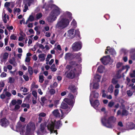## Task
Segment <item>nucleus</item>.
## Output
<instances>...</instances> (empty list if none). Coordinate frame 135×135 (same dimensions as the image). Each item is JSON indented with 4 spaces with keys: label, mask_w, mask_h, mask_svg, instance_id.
<instances>
[{
    "label": "nucleus",
    "mask_w": 135,
    "mask_h": 135,
    "mask_svg": "<svg viewBox=\"0 0 135 135\" xmlns=\"http://www.w3.org/2000/svg\"><path fill=\"white\" fill-rule=\"evenodd\" d=\"M133 91H133L131 90H128L127 91V93L128 96L131 97L132 96L133 94Z\"/></svg>",
    "instance_id": "obj_33"
},
{
    "label": "nucleus",
    "mask_w": 135,
    "mask_h": 135,
    "mask_svg": "<svg viewBox=\"0 0 135 135\" xmlns=\"http://www.w3.org/2000/svg\"><path fill=\"white\" fill-rule=\"evenodd\" d=\"M82 47V44L80 41H77L73 44L71 48L74 51H77L80 50Z\"/></svg>",
    "instance_id": "obj_9"
},
{
    "label": "nucleus",
    "mask_w": 135,
    "mask_h": 135,
    "mask_svg": "<svg viewBox=\"0 0 135 135\" xmlns=\"http://www.w3.org/2000/svg\"><path fill=\"white\" fill-rule=\"evenodd\" d=\"M72 14L68 11L64 12L58 19L55 25V28L62 29L67 27L72 19Z\"/></svg>",
    "instance_id": "obj_2"
},
{
    "label": "nucleus",
    "mask_w": 135,
    "mask_h": 135,
    "mask_svg": "<svg viewBox=\"0 0 135 135\" xmlns=\"http://www.w3.org/2000/svg\"><path fill=\"white\" fill-rule=\"evenodd\" d=\"M76 22L74 19H73L71 22V25L74 26L76 27Z\"/></svg>",
    "instance_id": "obj_49"
},
{
    "label": "nucleus",
    "mask_w": 135,
    "mask_h": 135,
    "mask_svg": "<svg viewBox=\"0 0 135 135\" xmlns=\"http://www.w3.org/2000/svg\"><path fill=\"white\" fill-rule=\"evenodd\" d=\"M64 37H66L67 36L69 38H73L75 37V36L74 29L69 30L68 31L67 33H65L64 34Z\"/></svg>",
    "instance_id": "obj_15"
},
{
    "label": "nucleus",
    "mask_w": 135,
    "mask_h": 135,
    "mask_svg": "<svg viewBox=\"0 0 135 135\" xmlns=\"http://www.w3.org/2000/svg\"><path fill=\"white\" fill-rule=\"evenodd\" d=\"M119 90L118 89H115L114 91V95L115 96H117L118 94Z\"/></svg>",
    "instance_id": "obj_51"
},
{
    "label": "nucleus",
    "mask_w": 135,
    "mask_h": 135,
    "mask_svg": "<svg viewBox=\"0 0 135 135\" xmlns=\"http://www.w3.org/2000/svg\"><path fill=\"white\" fill-rule=\"evenodd\" d=\"M34 2V0H26V4L29 6H30L31 4H33Z\"/></svg>",
    "instance_id": "obj_30"
},
{
    "label": "nucleus",
    "mask_w": 135,
    "mask_h": 135,
    "mask_svg": "<svg viewBox=\"0 0 135 135\" xmlns=\"http://www.w3.org/2000/svg\"><path fill=\"white\" fill-rule=\"evenodd\" d=\"M38 87V85L36 84L34 82H33L31 84V90H32L34 88H37Z\"/></svg>",
    "instance_id": "obj_26"
},
{
    "label": "nucleus",
    "mask_w": 135,
    "mask_h": 135,
    "mask_svg": "<svg viewBox=\"0 0 135 135\" xmlns=\"http://www.w3.org/2000/svg\"><path fill=\"white\" fill-rule=\"evenodd\" d=\"M128 52V51L127 49L124 48H122L120 50V52L121 53H124L125 54H127Z\"/></svg>",
    "instance_id": "obj_29"
},
{
    "label": "nucleus",
    "mask_w": 135,
    "mask_h": 135,
    "mask_svg": "<svg viewBox=\"0 0 135 135\" xmlns=\"http://www.w3.org/2000/svg\"><path fill=\"white\" fill-rule=\"evenodd\" d=\"M90 87L91 90L92 87L93 89H98L99 87V82H96L94 80H90Z\"/></svg>",
    "instance_id": "obj_14"
},
{
    "label": "nucleus",
    "mask_w": 135,
    "mask_h": 135,
    "mask_svg": "<svg viewBox=\"0 0 135 135\" xmlns=\"http://www.w3.org/2000/svg\"><path fill=\"white\" fill-rule=\"evenodd\" d=\"M61 108L64 109L62 111L64 114L66 115L71 110V107H69L65 103L62 102L61 105Z\"/></svg>",
    "instance_id": "obj_12"
},
{
    "label": "nucleus",
    "mask_w": 135,
    "mask_h": 135,
    "mask_svg": "<svg viewBox=\"0 0 135 135\" xmlns=\"http://www.w3.org/2000/svg\"><path fill=\"white\" fill-rule=\"evenodd\" d=\"M8 56V54L7 52H5L3 54H1V57H3V59H7Z\"/></svg>",
    "instance_id": "obj_27"
},
{
    "label": "nucleus",
    "mask_w": 135,
    "mask_h": 135,
    "mask_svg": "<svg viewBox=\"0 0 135 135\" xmlns=\"http://www.w3.org/2000/svg\"><path fill=\"white\" fill-rule=\"evenodd\" d=\"M116 119L114 117L109 118L105 116L103 118L101 119L102 124L104 126L108 128H112L113 126L112 124L116 121Z\"/></svg>",
    "instance_id": "obj_6"
},
{
    "label": "nucleus",
    "mask_w": 135,
    "mask_h": 135,
    "mask_svg": "<svg viewBox=\"0 0 135 135\" xmlns=\"http://www.w3.org/2000/svg\"><path fill=\"white\" fill-rule=\"evenodd\" d=\"M130 58L132 59L135 60V53L130 54Z\"/></svg>",
    "instance_id": "obj_47"
},
{
    "label": "nucleus",
    "mask_w": 135,
    "mask_h": 135,
    "mask_svg": "<svg viewBox=\"0 0 135 135\" xmlns=\"http://www.w3.org/2000/svg\"><path fill=\"white\" fill-rule=\"evenodd\" d=\"M41 100L42 105H44L45 103V101L46 100V99L45 97H44L41 98Z\"/></svg>",
    "instance_id": "obj_37"
},
{
    "label": "nucleus",
    "mask_w": 135,
    "mask_h": 135,
    "mask_svg": "<svg viewBox=\"0 0 135 135\" xmlns=\"http://www.w3.org/2000/svg\"><path fill=\"white\" fill-rule=\"evenodd\" d=\"M46 125L45 123H41L40 126L39 128L37 130L36 133L37 135H44L48 133L46 129Z\"/></svg>",
    "instance_id": "obj_7"
},
{
    "label": "nucleus",
    "mask_w": 135,
    "mask_h": 135,
    "mask_svg": "<svg viewBox=\"0 0 135 135\" xmlns=\"http://www.w3.org/2000/svg\"><path fill=\"white\" fill-rule=\"evenodd\" d=\"M114 104V102H113L112 101L110 102L108 104V106L110 107H111Z\"/></svg>",
    "instance_id": "obj_55"
},
{
    "label": "nucleus",
    "mask_w": 135,
    "mask_h": 135,
    "mask_svg": "<svg viewBox=\"0 0 135 135\" xmlns=\"http://www.w3.org/2000/svg\"><path fill=\"white\" fill-rule=\"evenodd\" d=\"M99 96V94L95 91L91 92L90 94V99L93 100V98H97Z\"/></svg>",
    "instance_id": "obj_18"
},
{
    "label": "nucleus",
    "mask_w": 135,
    "mask_h": 135,
    "mask_svg": "<svg viewBox=\"0 0 135 135\" xmlns=\"http://www.w3.org/2000/svg\"><path fill=\"white\" fill-rule=\"evenodd\" d=\"M32 94L36 98L37 97V93L36 91L35 90L33 91L32 92Z\"/></svg>",
    "instance_id": "obj_52"
},
{
    "label": "nucleus",
    "mask_w": 135,
    "mask_h": 135,
    "mask_svg": "<svg viewBox=\"0 0 135 135\" xmlns=\"http://www.w3.org/2000/svg\"><path fill=\"white\" fill-rule=\"evenodd\" d=\"M16 36L13 35H12L10 37L11 39L13 40H15L16 39Z\"/></svg>",
    "instance_id": "obj_60"
},
{
    "label": "nucleus",
    "mask_w": 135,
    "mask_h": 135,
    "mask_svg": "<svg viewBox=\"0 0 135 135\" xmlns=\"http://www.w3.org/2000/svg\"><path fill=\"white\" fill-rule=\"evenodd\" d=\"M34 17L33 16L30 15L28 18V20L27 21L26 23H27L28 20H30L31 21H32L34 20Z\"/></svg>",
    "instance_id": "obj_40"
},
{
    "label": "nucleus",
    "mask_w": 135,
    "mask_h": 135,
    "mask_svg": "<svg viewBox=\"0 0 135 135\" xmlns=\"http://www.w3.org/2000/svg\"><path fill=\"white\" fill-rule=\"evenodd\" d=\"M117 68L118 69L121 68V69L117 71V74H119L122 71L126 69V73L128 71L130 67L128 65L124 66L123 65V63L122 62H118L116 65Z\"/></svg>",
    "instance_id": "obj_8"
},
{
    "label": "nucleus",
    "mask_w": 135,
    "mask_h": 135,
    "mask_svg": "<svg viewBox=\"0 0 135 135\" xmlns=\"http://www.w3.org/2000/svg\"><path fill=\"white\" fill-rule=\"evenodd\" d=\"M135 127V125L133 123L131 122L129 124V128L131 129H133Z\"/></svg>",
    "instance_id": "obj_41"
},
{
    "label": "nucleus",
    "mask_w": 135,
    "mask_h": 135,
    "mask_svg": "<svg viewBox=\"0 0 135 135\" xmlns=\"http://www.w3.org/2000/svg\"><path fill=\"white\" fill-rule=\"evenodd\" d=\"M23 78L25 79V81H27L28 80L29 78L26 75H24L23 76Z\"/></svg>",
    "instance_id": "obj_59"
},
{
    "label": "nucleus",
    "mask_w": 135,
    "mask_h": 135,
    "mask_svg": "<svg viewBox=\"0 0 135 135\" xmlns=\"http://www.w3.org/2000/svg\"><path fill=\"white\" fill-rule=\"evenodd\" d=\"M128 114V112L126 110H123L122 113L121 114L122 115H127Z\"/></svg>",
    "instance_id": "obj_44"
},
{
    "label": "nucleus",
    "mask_w": 135,
    "mask_h": 135,
    "mask_svg": "<svg viewBox=\"0 0 135 135\" xmlns=\"http://www.w3.org/2000/svg\"><path fill=\"white\" fill-rule=\"evenodd\" d=\"M51 69L52 71H55L57 70V69L55 68V65L53 64L51 67Z\"/></svg>",
    "instance_id": "obj_43"
},
{
    "label": "nucleus",
    "mask_w": 135,
    "mask_h": 135,
    "mask_svg": "<svg viewBox=\"0 0 135 135\" xmlns=\"http://www.w3.org/2000/svg\"><path fill=\"white\" fill-rule=\"evenodd\" d=\"M16 103L17 101L15 100H13L11 101V104L13 105H15L16 104Z\"/></svg>",
    "instance_id": "obj_63"
},
{
    "label": "nucleus",
    "mask_w": 135,
    "mask_h": 135,
    "mask_svg": "<svg viewBox=\"0 0 135 135\" xmlns=\"http://www.w3.org/2000/svg\"><path fill=\"white\" fill-rule=\"evenodd\" d=\"M49 92L51 95H52L55 93V91L54 89H51L49 90Z\"/></svg>",
    "instance_id": "obj_42"
},
{
    "label": "nucleus",
    "mask_w": 135,
    "mask_h": 135,
    "mask_svg": "<svg viewBox=\"0 0 135 135\" xmlns=\"http://www.w3.org/2000/svg\"><path fill=\"white\" fill-rule=\"evenodd\" d=\"M28 71L30 75H32L33 74V71L32 68L30 67H29L28 69Z\"/></svg>",
    "instance_id": "obj_50"
},
{
    "label": "nucleus",
    "mask_w": 135,
    "mask_h": 135,
    "mask_svg": "<svg viewBox=\"0 0 135 135\" xmlns=\"http://www.w3.org/2000/svg\"><path fill=\"white\" fill-rule=\"evenodd\" d=\"M7 74L4 72H2L1 75V77L2 78L5 77L6 76Z\"/></svg>",
    "instance_id": "obj_62"
},
{
    "label": "nucleus",
    "mask_w": 135,
    "mask_h": 135,
    "mask_svg": "<svg viewBox=\"0 0 135 135\" xmlns=\"http://www.w3.org/2000/svg\"><path fill=\"white\" fill-rule=\"evenodd\" d=\"M100 60L104 65H107L112 62V60L109 55L104 56L100 59Z\"/></svg>",
    "instance_id": "obj_13"
},
{
    "label": "nucleus",
    "mask_w": 135,
    "mask_h": 135,
    "mask_svg": "<svg viewBox=\"0 0 135 135\" xmlns=\"http://www.w3.org/2000/svg\"><path fill=\"white\" fill-rule=\"evenodd\" d=\"M101 78V76L97 74H96L94 75V78L91 79V80L95 81L96 82H99Z\"/></svg>",
    "instance_id": "obj_20"
},
{
    "label": "nucleus",
    "mask_w": 135,
    "mask_h": 135,
    "mask_svg": "<svg viewBox=\"0 0 135 135\" xmlns=\"http://www.w3.org/2000/svg\"><path fill=\"white\" fill-rule=\"evenodd\" d=\"M64 101L66 102L69 105L73 106L74 102V97L72 94L70 93L68 95V98L64 99Z\"/></svg>",
    "instance_id": "obj_10"
},
{
    "label": "nucleus",
    "mask_w": 135,
    "mask_h": 135,
    "mask_svg": "<svg viewBox=\"0 0 135 135\" xmlns=\"http://www.w3.org/2000/svg\"><path fill=\"white\" fill-rule=\"evenodd\" d=\"M114 87L112 85H110L108 89V91L110 93H112L113 91Z\"/></svg>",
    "instance_id": "obj_28"
},
{
    "label": "nucleus",
    "mask_w": 135,
    "mask_h": 135,
    "mask_svg": "<svg viewBox=\"0 0 135 135\" xmlns=\"http://www.w3.org/2000/svg\"><path fill=\"white\" fill-rule=\"evenodd\" d=\"M5 95L8 97H9L11 95V93L8 91H6L5 93Z\"/></svg>",
    "instance_id": "obj_61"
},
{
    "label": "nucleus",
    "mask_w": 135,
    "mask_h": 135,
    "mask_svg": "<svg viewBox=\"0 0 135 135\" xmlns=\"http://www.w3.org/2000/svg\"><path fill=\"white\" fill-rule=\"evenodd\" d=\"M70 65H67L66 68L68 70L66 76L69 78L72 79L74 78L76 74H78V70L75 67L77 65L76 62L74 61L69 62Z\"/></svg>",
    "instance_id": "obj_4"
},
{
    "label": "nucleus",
    "mask_w": 135,
    "mask_h": 135,
    "mask_svg": "<svg viewBox=\"0 0 135 135\" xmlns=\"http://www.w3.org/2000/svg\"><path fill=\"white\" fill-rule=\"evenodd\" d=\"M105 70L104 67L102 65H100L99 66L97 69L98 71L100 73H102Z\"/></svg>",
    "instance_id": "obj_23"
},
{
    "label": "nucleus",
    "mask_w": 135,
    "mask_h": 135,
    "mask_svg": "<svg viewBox=\"0 0 135 135\" xmlns=\"http://www.w3.org/2000/svg\"><path fill=\"white\" fill-rule=\"evenodd\" d=\"M106 50L108 51L109 53L112 55H115L116 54V53L113 49L110 48L109 47H107Z\"/></svg>",
    "instance_id": "obj_22"
},
{
    "label": "nucleus",
    "mask_w": 135,
    "mask_h": 135,
    "mask_svg": "<svg viewBox=\"0 0 135 135\" xmlns=\"http://www.w3.org/2000/svg\"><path fill=\"white\" fill-rule=\"evenodd\" d=\"M61 12L62 10L60 8L55 5H52V10L47 18L48 22L52 23L55 21Z\"/></svg>",
    "instance_id": "obj_3"
},
{
    "label": "nucleus",
    "mask_w": 135,
    "mask_h": 135,
    "mask_svg": "<svg viewBox=\"0 0 135 135\" xmlns=\"http://www.w3.org/2000/svg\"><path fill=\"white\" fill-rule=\"evenodd\" d=\"M93 100L90 99V101L91 104L95 109H96L100 104L99 101L98 100H95L94 102H93Z\"/></svg>",
    "instance_id": "obj_16"
},
{
    "label": "nucleus",
    "mask_w": 135,
    "mask_h": 135,
    "mask_svg": "<svg viewBox=\"0 0 135 135\" xmlns=\"http://www.w3.org/2000/svg\"><path fill=\"white\" fill-rule=\"evenodd\" d=\"M46 115V114L44 112H41L40 113L38 114L39 117H45Z\"/></svg>",
    "instance_id": "obj_46"
},
{
    "label": "nucleus",
    "mask_w": 135,
    "mask_h": 135,
    "mask_svg": "<svg viewBox=\"0 0 135 135\" xmlns=\"http://www.w3.org/2000/svg\"><path fill=\"white\" fill-rule=\"evenodd\" d=\"M38 56L39 61L41 62H43L45 59L46 55L44 54H41L38 55Z\"/></svg>",
    "instance_id": "obj_21"
},
{
    "label": "nucleus",
    "mask_w": 135,
    "mask_h": 135,
    "mask_svg": "<svg viewBox=\"0 0 135 135\" xmlns=\"http://www.w3.org/2000/svg\"><path fill=\"white\" fill-rule=\"evenodd\" d=\"M20 90L21 91H23V93H26L28 91V89L27 88L23 87L21 88Z\"/></svg>",
    "instance_id": "obj_39"
},
{
    "label": "nucleus",
    "mask_w": 135,
    "mask_h": 135,
    "mask_svg": "<svg viewBox=\"0 0 135 135\" xmlns=\"http://www.w3.org/2000/svg\"><path fill=\"white\" fill-rule=\"evenodd\" d=\"M73 55L74 58H76V59H79L81 55V54L80 52H78V53L74 54Z\"/></svg>",
    "instance_id": "obj_31"
},
{
    "label": "nucleus",
    "mask_w": 135,
    "mask_h": 135,
    "mask_svg": "<svg viewBox=\"0 0 135 135\" xmlns=\"http://www.w3.org/2000/svg\"><path fill=\"white\" fill-rule=\"evenodd\" d=\"M25 125L18 122L16 126V131L19 132L21 135H34V132L36 129L34 123H30L27 125L25 129Z\"/></svg>",
    "instance_id": "obj_1"
},
{
    "label": "nucleus",
    "mask_w": 135,
    "mask_h": 135,
    "mask_svg": "<svg viewBox=\"0 0 135 135\" xmlns=\"http://www.w3.org/2000/svg\"><path fill=\"white\" fill-rule=\"evenodd\" d=\"M61 126L62 124L60 120L56 122L54 119L50 118L47 125V128L50 132L51 134L55 133L57 134V130H55V128L59 129Z\"/></svg>",
    "instance_id": "obj_5"
},
{
    "label": "nucleus",
    "mask_w": 135,
    "mask_h": 135,
    "mask_svg": "<svg viewBox=\"0 0 135 135\" xmlns=\"http://www.w3.org/2000/svg\"><path fill=\"white\" fill-rule=\"evenodd\" d=\"M65 58L66 61L71 60L74 58L73 55L70 53H67L66 54Z\"/></svg>",
    "instance_id": "obj_19"
},
{
    "label": "nucleus",
    "mask_w": 135,
    "mask_h": 135,
    "mask_svg": "<svg viewBox=\"0 0 135 135\" xmlns=\"http://www.w3.org/2000/svg\"><path fill=\"white\" fill-rule=\"evenodd\" d=\"M10 3L9 2H6L4 4V6L5 7H6V8H7L8 7H9L10 5Z\"/></svg>",
    "instance_id": "obj_58"
},
{
    "label": "nucleus",
    "mask_w": 135,
    "mask_h": 135,
    "mask_svg": "<svg viewBox=\"0 0 135 135\" xmlns=\"http://www.w3.org/2000/svg\"><path fill=\"white\" fill-rule=\"evenodd\" d=\"M4 85V84L3 81L0 82V92H1L2 89V88Z\"/></svg>",
    "instance_id": "obj_35"
},
{
    "label": "nucleus",
    "mask_w": 135,
    "mask_h": 135,
    "mask_svg": "<svg viewBox=\"0 0 135 135\" xmlns=\"http://www.w3.org/2000/svg\"><path fill=\"white\" fill-rule=\"evenodd\" d=\"M27 5V4H26L25 5L24 8L23 10V12H26L28 9V7Z\"/></svg>",
    "instance_id": "obj_53"
},
{
    "label": "nucleus",
    "mask_w": 135,
    "mask_h": 135,
    "mask_svg": "<svg viewBox=\"0 0 135 135\" xmlns=\"http://www.w3.org/2000/svg\"><path fill=\"white\" fill-rule=\"evenodd\" d=\"M61 114H60L59 111L58 109L54 110L52 112V113L56 117L59 118L61 119H62L65 116L64 114L63 111L61 110Z\"/></svg>",
    "instance_id": "obj_11"
},
{
    "label": "nucleus",
    "mask_w": 135,
    "mask_h": 135,
    "mask_svg": "<svg viewBox=\"0 0 135 135\" xmlns=\"http://www.w3.org/2000/svg\"><path fill=\"white\" fill-rule=\"evenodd\" d=\"M44 76L42 75H40L39 76V81L40 83H42L44 80Z\"/></svg>",
    "instance_id": "obj_32"
},
{
    "label": "nucleus",
    "mask_w": 135,
    "mask_h": 135,
    "mask_svg": "<svg viewBox=\"0 0 135 135\" xmlns=\"http://www.w3.org/2000/svg\"><path fill=\"white\" fill-rule=\"evenodd\" d=\"M57 83L56 82H55L53 84V86L51 85L50 86V87L51 88H55L57 87Z\"/></svg>",
    "instance_id": "obj_54"
},
{
    "label": "nucleus",
    "mask_w": 135,
    "mask_h": 135,
    "mask_svg": "<svg viewBox=\"0 0 135 135\" xmlns=\"http://www.w3.org/2000/svg\"><path fill=\"white\" fill-rule=\"evenodd\" d=\"M8 82L10 83H13L15 81L14 79L11 77H9L8 78Z\"/></svg>",
    "instance_id": "obj_38"
},
{
    "label": "nucleus",
    "mask_w": 135,
    "mask_h": 135,
    "mask_svg": "<svg viewBox=\"0 0 135 135\" xmlns=\"http://www.w3.org/2000/svg\"><path fill=\"white\" fill-rule=\"evenodd\" d=\"M8 38V37L7 36L4 39V44L5 45H7Z\"/></svg>",
    "instance_id": "obj_57"
},
{
    "label": "nucleus",
    "mask_w": 135,
    "mask_h": 135,
    "mask_svg": "<svg viewBox=\"0 0 135 135\" xmlns=\"http://www.w3.org/2000/svg\"><path fill=\"white\" fill-rule=\"evenodd\" d=\"M9 17L8 15H7L6 14H5L4 15L3 17V19L4 22L5 23H6L7 22V19L9 20Z\"/></svg>",
    "instance_id": "obj_25"
},
{
    "label": "nucleus",
    "mask_w": 135,
    "mask_h": 135,
    "mask_svg": "<svg viewBox=\"0 0 135 135\" xmlns=\"http://www.w3.org/2000/svg\"><path fill=\"white\" fill-rule=\"evenodd\" d=\"M59 100H55L54 102V106L57 107V105L59 104Z\"/></svg>",
    "instance_id": "obj_48"
},
{
    "label": "nucleus",
    "mask_w": 135,
    "mask_h": 135,
    "mask_svg": "<svg viewBox=\"0 0 135 135\" xmlns=\"http://www.w3.org/2000/svg\"><path fill=\"white\" fill-rule=\"evenodd\" d=\"M9 124L8 120L5 118L2 119L0 121V125L3 127H5Z\"/></svg>",
    "instance_id": "obj_17"
},
{
    "label": "nucleus",
    "mask_w": 135,
    "mask_h": 135,
    "mask_svg": "<svg viewBox=\"0 0 135 135\" xmlns=\"http://www.w3.org/2000/svg\"><path fill=\"white\" fill-rule=\"evenodd\" d=\"M42 16V14L41 13H39L37 14L36 16L37 20H38L41 18Z\"/></svg>",
    "instance_id": "obj_36"
},
{
    "label": "nucleus",
    "mask_w": 135,
    "mask_h": 135,
    "mask_svg": "<svg viewBox=\"0 0 135 135\" xmlns=\"http://www.w3.org/2000/svg\"><path fill=\"white\" fill-rule=\"evenodd\" d=\"M135 52V48H132L129 50L130 54H133V53Z\"/></svg>",
    "instance_id": "obj_56"
},
{
    "label": "nucleus",
    "mask_w": 135,
    "mask_h": 135,
    "mask_svg": "<svg viewBox=\"0 0 135 135\" xmlns=\"http://www.w3.org/2000/svg\"><path fill=\"white\" fill-rule=\"evenodd\" d=\"M118 81L117 79L114 78H113L112 80V83L114 84H117L118 83Z\"/></svg>",
    "instance_id": "obj_45"
},
{
    "label": "nucleus",
    "mask_w": 135,
    "mask_h": 135,
    "mask_svg": "<svg viewBox=\"0 0 135 135\" xmlns=\"http://www.w3.org/2000/svg\"><path fill=\"white\" fill-rule=\"evenodd\" d=\"M131 77L132 78L135 77V70L132 71L129 74Z\"/></svg>",
    "instance_id": "obj_34"
},
{
    "label": "nucleus",
    "mask_w": 135,
    "mask_h": 135,
    "mask_svg": "<svg viewBox=\"0 0 135 135\" xmlns=\"http://www.w3.org/2000/svg\"><path fill=\"white\" fill-rule=\"evenodd\" d=\"M72 92H75L76 90V88L74 85H71L69 86L68 88Z\"/></svg>",
    "instance_id": "obj_24"
},
{
    "label": "nucleus",
    "mask_w": 135,
    "mask_h": 135,
    "mask_svg": "<svg viewBox=\"0 0 135 135\" xmlns=\"http://www.w3.org/2000/svg\"><path fill=\"white\" fill-rule=\"evenodd\" d=\"M38 47L42 49L43 50L45 49V47L43 45L41 44H38Z\"/></svg>",
    "instance_id": "obj_64"
}]
</instances>
